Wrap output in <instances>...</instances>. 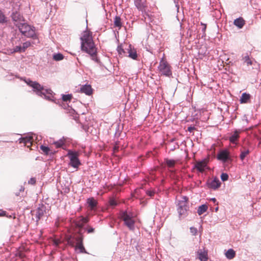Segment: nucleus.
Returning <instances> with one entry per match:
<instances>
[{"instance_id": "obj_1", "label": "nucleus", "mask_w": 261, "mask_h": 261, "mask_svg": "<svg viewBox=\"0 0 261 261\" xmlns=\"http://www.w3.org/2000/svg\"><path fill=\"white\" fill-rule=\"evenodd\" d=\"M21 80L23 81L28 86L32 87L33 92H34L37 95L44 98V99L54 102L57 104L60 105V102L62 101L67 102L70 101L72 95L71 94H63L62 99H56L54 97L55 94L53 92L49 89H45L44 87L41 85L39 83L32 81L30 79L25 77H21Z\"/></svg>"}, {"instance_id": "obj_2", "label": "nucleus", "mask_w": 261, "mask_h": 261, "mask_svg": "<svg viewBox=\"0 0 261 261\" xmlns=\"http://www.w3.org/2000/svg\"><path fill=\"white\" fill-rule=\"evenodd\" d=\"M81 50L89 54L93 61L96 63H99V60L97 57V49L90 33H85L81 37Z\"/></svg>"}, {"instance_id": "obj_3", "label": "nucleus", "mask_w": 261, "mask_h": 261, "mask_svg": "<svg viewBox=\"0 0 261 261\" xmlns=\"http://www.w3.org/2000/svg\"><path fill=\"white\" fill-rule=\"evenodd\" d=\"M83 237L81 233L76 236H67L66 240L68 245L75 247V249H79L80 253H87L83 244Z\"/></svg>"}, {"instance_id": "obj_4", "label": "nucleus", "mask_w": 261, "mask_h": 261, "mask_svg": "<svg viewBox=\"0 0 261 261\" xmlns=\"http://www.w3.org/2000/svg\"><path fill=\"white\" fill-rule=\"evenodd\" d=\"M15 26L24 36L33 39L36 38L35 28L34 27L31 26L24 22L22 23L19 22L18 23H15Z\"/></svg>"}, {"instance_id": "obj_5", "label": "nucleus", "mask_w": 261, "mask_h": 261, "mask_svg": "<svg viewBox=\"0 0 261 261\" xmlns=\"http://www.w3.org/2000/svg\"><path fill=\"white\" fill-rule=\"evenodd\" d=\"M67 156L70 160L69 165L74 168H78L79 166L81 164V161L79 159V152L69 150L68 151Z\"/></svg>"}, {"instance_id": "obj_6", "label": "nucleus", "mask_w": 261, "mask_h": 261, "mask_svg": "<svg viewBox=\"0 0 261 261\" xmlns=\"http://www.w3.org/2000/svg\"><path fill=\"white\" fill-rule=\"evenodd\" d=\"M158 70L162 75L170 77L172 75V71L169 64L162 59L158 66Z\"/></svg>"}, {"instance_id": "obj_7", "label": "nucleus", "mask_w": 261, "mask_h": 261, "mask_svg": "<svg viewBox=\"0 0 261 261\" xmlns=\"http://www.w3.org/2000/svg\"><path fill=\"white\" fill-rule=\"evenodd\" d=\"M45 215H49V210L45 205L39 204L35 214L36 221L38 222Z\"/></svg>"}, {"instance_id": "obj_8", "label": "nucleus", "mask_w": 261, "mask_h": 261, "mask_svg": "<svg viewBox=\"0 0 261 261\" xmlns=\"http://www.w3.org/2000/svg\"><path fill=\"white\" fill-rule=\"evenodd\" d=\"M189 208L188 205H184L182 203L177 204V210L180 219L185 218L188 216Z\"/></svg>"}, {"instance_id": "obj_9", "label": "nucleus", "mask_w": 261, "mask_h": 261, "mask_svg": "<svg viewBox=\"0 0 261 261\" xmlns=\"http://www.w3.org/2000/svg\"><path fill=\"white\" fill-rule=\"evenodd\" d=\"M217 158L218 160L226 163L230 160V153L226 149L221 150L217 154Z\"/></svg>"}, {"instance_id": "obj_10", "label": "nucleus", "mask_w": 261, "mask_h": 261, "mask_svg": "<svg viewBox=\"0 0 261 261\" xmlns=\"http://www.w3.org/2000/svg\"><path fill=\"white\" fill-rule=\"evenodd\" d=\"M241 132L240 129H235L229 138V142L232 144L237 145Z\"/></svg>"}, {"instance_id": "obj_11", "label": "nucleus", "mask_w": 261, "mask_h": 261, "mask_svg": "<svg viewBox=\"0 0 261 261\" xmlns=\"http://www.w3.org/2000/svg\"><path fill=\"white\" fill-rule=\"evenodd\" d=\"M221 182L217 177H215L213 180L207 182V186L214 190L218 189L221 186Z\"/></svg>"}, {"instance_id": "obj_12", "label": "nucleus", "mask_w": 261, "mask_h": 261, "mask_svg": "<svg viewBox=\"0 0 261 261\" xmlns=\"http://www.w3.org/2000/svg\"><path fill=\"white\" fill-rule=\"evenodd\" d=\"M134 4L137 9L143 12L144 9L146 8V0H134Z\"/></svg>"}, {"instance_id": "obj_13", "label": "nucleus", "mask_w": 261, "mask_h": 261, "mask_svg": "<svg viewBox=\"0 0 261 261\" xmlns=\"http://www.w3.org/2000/svg\"><path fill=\"white\" fill-rule=\"evenodd\" d=\"M126 50L127 51L126 56L133 60H137L138 54L136 50L134 48H132L131 45H129Z\"/></svg>"}, {"instance_id": "obj_14", "label": "nucleus", "mask_w": 261, "mask_h": 261, "mask_svg": "<svg viewBox=\"0 0 261 261\" xmlns=\"http://www.w3.org/2000/svg\"><path fill=\"white\" fill-rule=\"evenodd\" d=\"M12 19L14 22V24L15 25V23H22L24 22V20H22V16L21 15V14L17 12H13L11 15Z\"/></svg>"}, {"instance_id": "obj_15", "label": "nucleus", "mask_w": 261, "mask_h": 261, "mask_svg": "<svg viewBox=\"0 0 261 261\" xmlns=\"http://www.w3.org/2000/svg\"><path fill=\"white\" fill-rule=\"evenodd\" d=\"M80 91L82 93L86 94L87 95H91L92 94L93 90L90 85L85 84L81 87Z\"/></svg>"}, {"instance_id": "obj_16", "label": "nucleus", "mask_w": 261, "mask_h": 261, "mask_svg": "<svg viewBox=\"0 0 261 261\" xmlns=\"http://www.w3.org/2000/svg\"><path fill=\"white\" fill-rule=\"evenodd\" d=\"M89 221V219L87 217L81 216L75 222L76 226L79 228H82L84 225L87 223Z\"/></svg>"}, {"instance_id": "obj_17", "label": "nucleus", "mask_w": 261, "mask_h": 261, "mask_svg": "<svg viewBox=\"0 0 261 261\" xmlns=\"http://www.w3.org/2000/svg\"><path fill=\"white\" fill-rule=\"evenodd\" d=\"M206 166V163L205 160H203L197 162L195 165L194 168H196L200 172H203L204 168Z\"/></svg>"}, {"instance_id": "obj_18", "label": "nucleus", "mask_w": 261, "mask_h": 261, "mask_svg": "<svg viewBox=\"0 0 261 261\" xmlns=\"http://www.w3.org/2000/svg\"><path fill=\"white\" fill-rule=\"evenodd\" d=\"M120 217L124 222L133 219V214L132 213H128L127 211H121Z\"/></svg>"}, {"instance_id": "obj_19", "label": "nucleus", "mask_w": 261, "mask_h": 261, "mask_svg": "<svg viewBox=\"0 0 261 261\" xmlns=\"http://www.w3.org/2000/svg\"><path fill=\"white\" fill-rule=\"evenodd\" d=\"M197 254L198 255V258L200 260L207 261L208 255L207 252L206 251L204 250L202 251V250H199L197 251Z\"/></svg>"}, {"instance_id": "obj_20", "label": "nucleus", "mask_w": 261, "mask_h": 261, "mask_svg": "<svg viewBox=\"0 0 261 261\" xmlns=\"http://www.w3.org/2000/svg\"><path fill=\"white\" fill-rule=\"evenodd\" d=\"M87 203L88 206L91 210H94L97 206V202L93 197H90L87 199Z\"/></svg>"}, {"instance_id": "obj_21", "label": "nucleus", "mask_w": 261, "mask_h": 261, "mask_svg": "<svg viewBox=\"0 0 261 261\" xmlns=\"http://www.w3.org/2000/svg\"><path fill=\"white\" fill-rule=\"evenodd\" d=\"M233 24L239 29H242L245 24V21L242 17H240L234 19Z\"/></svg>"}, {"instance_id": "obj_22", "label": "nucleus", "mask_w": 261, "mask_h": 261, "mask_svg": "<svg viewBox=\"0 0 261 261\" xmlns=\"http://www.w3.org/2000/svg\"><path fill=\"white\" fill-rule=\"evenodd\" d=\"M164 163L167 166L168 169H173L175 166L176 161L173 159L165 158L164 159Z\"/></svg>"}, {"instance_id": "obj_23", "label": "nucleus", "mask_w": 261, "mask_h": 261, "mask_svg": "<svg viewBox=\"0 0 261 261\" xmlns=\"http://www.w3.org/2000/svg\"><path fill=\"white\" fill-rule=\"evenodd\" d=\"M135 221L134 219L127 220V221L124 222V224L129 228L130 230H134L135 229Z\"/></svg>"}, {"instance_id": "obj_24", "label": "nucleus", "mask_w": 261, "mask_h": 261, "mask_svg": "<svg viewBox=\"0 0 261 261\" xmlns=\"http://www.w3.org/2000/svg\"><path fill=\"white\" fill-rule=\"evenodd\" d=\"M208 209V206L206 204H203L200 205L197 210V213L199 216L201 215L204 213L206 212Z\"/></svg>"}, {"instance_id": "obj_25", "label": "nucleus", "mask_w": 261, "mask_h": 261, "mask_svg": "<svg viewBox=\"0 0 261 261\" xmlns=\"http://www.w3.org/2000/svg\"><path fill=\"white\" fill-rule=\"evenodd\" d=\"M34 136L35 135H33V134H28L25 137H24V144L27 145L28 144H32V142L34 141Z\"/></svg>"}, {"instance_id": "obj_26", "label": "nucleus", "mask_w": 261, "mask_h": 261, "mask_svg": "<svg viewBox=\"0 0 261 261\" xmlns=\"http://www.w3.org/2000/svg\"><path fill=\"white\" fill-rule=\"evenodd\" d=\"M242 57L244 62L245 63L247 66L252 65L253 62L250 59L248 53H246L244 55H243Z\"/></svg>"}, {"instance_id": "obj_27", "label": "nucleus", "mask_w": 261, "mask_h": 261, "mask_svg": "<svg viewBox=\"0 0 261 261\" xmlns=\"http://www.w3.org/2000/svg\"><path fill=\"white\" fill-rule=\"evenodd\" d=\"M236 255L235 251L232 249H229L225 253V256L229 259H232Z\"/></svg>"}, {"instance_id": "obj_28", "label": "nucleus", "mask_w": 261, "mask_h": 261, "mask_svg": "<svg viewBox=\"0 0 261 261\" xmlns=\"http://www.w3.org/2000/svg\"><path fill=\"white\" fill-rule=\"evenodd\" d=\"M250 95L249 94L246 93H243L242 94L241 97L240 98V102L241 103H246L248 100L250 99Z\"/></svg>"}, {"instance_id": "obj_29", "label": "nucleus", "mask_w": 261, "mask_h": 261, "mask_svg": "<svg viewBox=\"0 0 261 261\" xmlns=\"http://www.w3.org/2000/svg\"><path fill=\"white\" fill-rule=\"evenodd\" d=\"M250 153V151L248 149H245L244 150H242L241 152L240 155V158L241 161H243L245 157Z\"/></svg>"}, {"instance_id": "obj_30", "label": "nucleus", "mask_w": 261, "mask_h": 261, "mask_svg": "<svg viewBox=\"0 0 261 261\" xmlns=\"http://www.w3.org/2000/svg\"><path fill=\"white\" fill-rule=\"evenodd\" d=\"M114 23L115 27L120 28L122 25L120 17L116 16L114 18Z\"/></svg>"}, {"instance_id": "obj_31", "label": "nucleus", "mask_w": 261, "mask_h": 261, "mask_svg": "<svg viewBox=\"0 0 261 261\" xmlns=\"http://www.w3.org/2000/svg\"><path fill=\"white\" fill-rule=\"evenodd\" d=\"M63 58H64V56L61 53L55 54L53 55V59L55 61H61V60H63Z\"/></svg>"}, {"instance_id": "obj_32", "label": "nucleus", "mask_w": 261, "mask_h": 261, "mask_svg": "<svg viewBox=\"0 0 261 261\" xmlns=\"http://www.w3.org/2000/svg\"><path fill=\"white\" fill-rule=\"evenodd\" d=\"M7 22V17L5 16L4 13L0 10V23L4 24Z\"/></svg>"}, {"instance_id": "obj_33", "label": "nucleus", "mask_w": 261, "mask_h": 261, "mask_svg": "<svg viewBox=\"0 0 261 261\" xmlns=\"http://www.w3.org/2000/svg\"><path fill=\"white\" fill-rule=\"evenodd\" d=\"M188 200H189V198L187 196H183L181 197V200H180L178 201V203H182V204L184 205H188Z\"/></svg>"}, {"instance_id": "obj_34", "label": "nucleus", "mask_w": 261, "mask_h": 261, "mask_svg": "<svg viewBox=\"0 0 261 261\" xmlns=\"http://www.w3.org/2000/svg\"><path fill=\"white\" fill-rule=\"evenodd\" d=\"M13 53H22L24 52L22 51V47L20 45H16L13 48Z\"/></svg>"}, {"instance_id": "obj_35", "label": "nucleus", "mask_w": 261, "mask_h": 261, "mask_svg": "<svg viewBox=\"0 0 261 261\" xmlns=\"http://www.w3.org/2000/svg\"><path fill=\"white\" fill-rule=\"evenodd\" d=\"M117 51L119 54L124 56H126V50L123 49L121 46H118L117 47Z\"/></svg>"}, {"instance_id": "obj_36", "label": "nucleus", "mask_w": 261, "mask_h": 261, "mask_svg": "<svg viewBox=\"0 0 261 261\" xmlns=\"http://www.w3.org/2000/svg\"><path fill=\"white\" fill-rule=\"evenodd\" d=\"M142 14L145 20H146V19L148 18V20L149 21H151V16L150 14L147 12H146V8L144 9V11L143 12H142Z\"/></svg>"}, {"instance_id": "obj_37", "label": "nucleus", "mask_w": 261, "mask_h": 261, "mask_svg": "<svg viewBox=\"0 0 261 261\" xmlns=\"http://www.w3.org/2000/svg\"><path fill=\"white\" fill-rule=\"evenodd\" d=\"M40 149L46 154H48L49 153V151L50 150V149H49V148L48 146H44V145H41Z\"/></svg>"}, {"instance_id": "obj_38", "label": "nucleus", "mask_w": 261, "mask_h": 261, "mask_svg": "<svg viewBox=\"0 0 261 261\" xmlns=\"http://www.w3.org/2000/svg\"><path fill=\"white\" fill-rule=\"evenodd\" d=\"M168 172L170 173V176L172 178L176 177V170L173 169H168Z\"/></svg>"}, {"instance_id": "obj_39", "label": "nucleus", "mask_w": 261, "mask_h": 261, "mask_svg": "<svg viewBox=\"0 0 261 261\" xmlns=\"http://www.w3.org/2000/svg\"><path fill=\"white\" fill-rule=\"evenodd\" d=\"M31 45V42L30 41H26L23 43L22 46H21L22 48V51H25V49L28 48Z\"/></svg>"}, {"instance_id": "obj_40", "label": "nucleus", "mask_w": 261, "mask_h": 261, "mask_svg": "<svg viewBox=\"0 0 261 261\" xmlns=\"http://www.w3.org/2000/svg\"><path fill=\"white\" fill-rule=\"evenodd\" d=\"M55 144L57 148H59L62 147L64 144V142L63 140H60L55 142Z\"/></svg>"}, {"instance_id": "obj_41", "label": "nucleus", "mask_w": 261, "mask_h": 261, "mask_svg": "<svg viewBox=\"0 0 261 261\" xmlns=\"http://www.w3.org/2000/svg\"><path fill=\"white\" fill-rule=\"evenodd\" d=\"M228 179V175L226 173H222L221 175V179L223 181H225Z\"/></svg>"}, {"instance_id": "obj_42", "label": "nucleus", "mask_w": 261, "mask_h": 261, "mask_svg": "<svg viewBox=\"0 0 261 261\" xmlns=\"http://www.w3.org/2000/svg\"><path fill=\"white\" fill-rule=\"evenodd\" d=\"M190 232L194 236H196L197 233V229L194 227H191L190 228Z\"/></svg>"}, {"instance_id": "obj_43", "label": "nucleus", "mask_w": 261, "mask_h": 261, "mask_svg": "<svg viewBox=\"0 0 261 261\" xmlns=\"http://www.w3.org/2000/svg\"><path fill=\"white\" fill-rule=\"evenodd\" d=\"M110 205L111 206L114 207L118 204L117 202L114 199H111L109 201Z\"/></svg>"}, {"instance_id": "obj_44", "label": "nucleus", "mask_w": 261, "mask_h": 261, "mask_svg": "<svg viewBox=\"0 0 261 261\" xmlns=\"http://www.w3.org/2000/svg\"><path fill=\"white\" fill-rule=\"evenodd\" d=\"M146 194L148 196H150V197H152V196H154V194H155V191H153V190H147V191H146Z\"/></svg>"}, {"instance_id": "obj_45", "label": "nucleus", "mask_w": 261, "mask_h": 261, "mask_svg": "<svg viewBox=\"0 0 261 261\" xmlns=\"http://www.w3.org/2000/svg\"><path fill=\"white\" fill-rule=\"evenodd\" d=\"M36 182V178L34 177H31L28 181V184L31 185H35Z\"/></svg>"}, {"instance_id": "obj_46", "label": "nucleus", "mask_w": 261, "mask_h": 261, "mask_svg": "<svg viewBox=\"0 0 261 261\" xmlns=\"http://www.w3.org/2000/svg\"><path fill=\"white\" fill-rule=\"evenodd\" d=\"M61 241L58 239H55L53 241L54 244L56 246L58 247L60 244L61 243Z\"/></svg>"}, {"instance_id": "obj_47", "label": "nucleus", "mask_w": 261, "mask_h": 261, "mask_svg": "<svg viewBox=\"0 0 261 261\" xmlns=\"http://www.w3.org/2000/svg\"><path fill=\"white\" fill-rule=\"evenodd\" d=\"M201 24L202 25H203V28H202V32H203V36H205V30H206V25L204 23H201Z\"/></svg>"}, {"instance_id": "obj_48", "label": "nucleus", "mask_w": 261, "mask_h": 261, "mask_svg": "<svg viewBox=\"0 0 261 261\" xmlns=\"http://www.w3.org/2000/svg\"><path fill=\"white\" fill-rule=\"evenodd\" d=\"M174 3L175 4V7L176 8L177 11H179V5L178 4V0H173Z\"/></svg>"}, {"instance_id": "obj_49", "label": "nucleus", "mask_w": 261, "mask_h": 261, "mask_svg": "<svg viewBox=\"0 0 261 261\" xmlns=\"http://www.w3.org/2000/svg\"><path fill=\"white\" fill-rule=\"evenodd\" d=\"M195 129V127L193 126H190L188 127L187 130L190 133H191L193 130Z\"/></svg>"}, {"instance_id": "obj_50", "label": "nucleus", "mask_w": 261, "mask_h": 261, "mask_svg": "<svg viewBox=\"0 0 261 261\" xmlns=\"http://www.w3.org/2000/svg\"><path fill=\"white\" fill-rule=\"evenodd\" d=\"M94 231V228L93 227H90L87 229V232L88 233H92Z\"/></svg>"}, {"instance_id": "obj_51", "label": "nucleus", "mask_w": 261, "mask_h": 261, "mask_svg": "<svg viewBox=\"0 0 261 261\" xmlns=\"http://www.w3.org/2000/svg\"><path fill=\"white\" fill-rule=\"evenodd\" d=\"M19 143H23L24 144V137L20 138L18 139Z\"/></svg>"}, {"instance_id": "obj_52", "label": "nucleus", "mask_w": 261, "mask_h": 261, "mask_svg": "<svg viewBox=\"0 0 261 261\" xmlns=\"http://www.w3.org/2000/svg\"><path fill=\"white\" fill-rule=\"evenodd\" d=\"M24 190V188L23 186H21L19 189V192H23Z\"/></svg>"}, {"instance_id": "obj_53", "label": "nucleus", "mask_w": 261, "mask_h": 261, "mask_svg": "<svg viewBox=\"0 0 261 261\" xmlns=\"http://www.w3.org/2000/svg\"><path fill=\"white\" fill-rule=\"evenodd\" d=\"M6 212L5 211H2L0 212V216H3L5 215Z\"/></svg>"}, {"instance_id": "obj_54", "label": "nucleus", "mask_w": 261, "mask_h": 261, "mask_svg": "<svg viewBox=\"0 0 261 261\" xmlns=\"http://www.w3.org/2000/svg\"><path fill=\"white\" fill-rule=\"evenodd\" d=\"M211 200H212V201H213L214 202H216V199L215 198H212L211 199Z\"/></svg>"}, {"instance_id": "obj_55", "label": "nucleus", "mask_w": 261, "mask_h": 261, "mask_svg": "<svg viewBox=\"0 0 261 261\" xmlns=\"http://www.w3.org/2000/svg\"><path fill=\"white\" fill-rule=\"evenodd\" d=\"M16 196H18L20 195V192L16 193H15Z\"/></svg>"}, {"instance_id": "obj_56", "label": "nucleus", "mask_w": 261, "mask_h": 261, "mask_svg": "<svg viewBox=\"0 0 261 261\" xmlns=\"http://www.w3.org/2000/svg\"><path fill=\"white\" fill-rule=\"evenodd\" d=\"M218 210V207H217L216 208H215V211L217 212Z\"/></svg>"}]
</instances>
